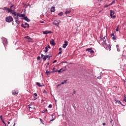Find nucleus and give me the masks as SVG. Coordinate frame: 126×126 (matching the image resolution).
Wrapping results in <instances>:
<instances>
[{
  "label": "nucleus",
  "instance_id": "obj_1",
  "mask_svg": "<svg viewBox=\"0 0 126 126\" xmlns=\"http://www.w3.org/2000/svg\"><path fill=\"white\" fill-rule=\"evenodd\" d=\"M5 21L6 22H11L12 21H13V18L11 16H9L6 18Z\"/></svg>",
  "mask_w": 126,
  "mask_h": 126
},
{
  "label": "nucleus",
  "instance_id": "obj_2",
  "mask_svg": "<svg viewBox=\"0 0 126 126\" xmlns=\"http://www.w3.org/2000/svg\"><path fill=\"white\" fill-rule=\"evenodd\" d=\"M106 38H107V37L106 36H104L103 39L102 38V37H100L101 40L103 41L102 45H103V46H107V43H106Z\"/></svg>",
  "mask_w": 126,
  "mask_h": 126
},
{
  "label": "nucleus",
  "instance_id": "obj_3",
  "mask_svg": "<svg viewBox=\"0 0 126 126\" xmlns=\"http://www.w3.org/2000/svg\"><path fill=\"white\" fill-rule=\"evenodd\" d=\"M18 16L19 19H23L24 17L25 16V14L18 13Z\"/></svg>",
  "mask_w": 126,
  "mask_h": 126
},
{
  "label": "nucleus",
  "instance_id": "obj_4",
  "mask_svg": "<svg viewBox=\"0 0 126 126\" xmlns=\"http://www.w3.org/2000/svg\"><path fill=\"white\" fill-rule=\"evenodd\" d=\"M13 6H14V5H12L10 6V8H7L6 7H5L4 8L7 9L8 12H11V11H13V10H12V7H13Z\"/></svg>",
  "mask_w": 126,
  "mask_h": 126
},
{
  "label": "nucleus",
  "instance_id": "obj_5",
  "mask_svg": "<svg viewBox=\"0 0 126 126\" xmlns=\"http://www.w3.org/2000/svg\"><path fill=\"white\" fill-rule=\"evenodd\" d=\"M25 39H26V41L28 42H32V39L28 36L25 37Z\"/></svg>",
  "mask_w": 126,
  "mask_h": 126
},
{
  "label": "nucleus",
  "instance_id": "obj_6",
  "mask_svg": "<svg viewBox=\"0 0 126 126\" xmlns=\"http://www.w3.org/2000/svg\"><path fill=\"white\" fill-rule=\"evenodd\" d=\"M64 44H63V49H65V48H66V46H67V45H68V44H67L68 42H67V41L65 40L64 41Z\"/></svg>",
  "mask_w": 126,
  "mask_h": 126
},
{
  "label": "nucleus",
  "instance_id": "obj_7",
  "mask_svg": "<svg viewBox=\"0 0 126 126\" xmlns=\"http://www.w3.org/2000/svg\"><path fill=\"white\" fill-rule=\"evenodd\" d=\"M110 16L111 18H113V15L115 14V11L111 10L110 11Z\"/></svg>",
  "mask_w": 126,
  "mask_h": 126
},
{
  "label": "nucleus",
  "instance_id": "obj_8",
  "mask_svg": "<svg viewBox=\"0 0 126 126\" xmlns=\"http://www.w3.org/2000/svg\"><path fill=\"white\" fill-rule=\"evenodd\" d=\"M53 24H54V25H56V26H59V25H60V22H59V21L55 20Z\"/></svg>",
  "mask_w": 126,
  "mask_h": 126
},
{
  "label": "nucleus",
  "instance_id": "obj_9",
  "mask_svg": "<svg viewBox=\"0 0 126 126\" xmlns=\"http://www.w3.org/2000/svg\"><path fill=\"white\" fill-rule=\"evenodd\" d=\"M23 19H24V20L26 21H27V22H30V20L28 19V17H24Z\"/></svg>",
  "mask_w": 126,
  "mask_h": 126
},
{
  "label": "nucleus",
  "instance_id": "obj_10",
  "mask_svg": "<svg viewBox=\"0 0 126 126\" xmlns=\"http://www.w3.org/2000/svg\"><path fill=\"white\" fill-rule=\"evenodd\" d=\"M106 49H108L109 51H111V45L110 44H106V45H105Z\"/></svg>",
  "mask_w": 126,
  "mask_h": 126
},
{
  "label": "nucleus",
  "instance_id": "obj_11",
  "mask_svg": "<svg viewBox=\"0 0 126 126\" xmlns=\"http://www.w3.org/2000/svg\"><path fill=\"white\" fill-rule=\"evenodd\" d=\"M48 33H52V32L51 31H43V34H44V35H47L48 34Z\"/></svg>",
  "mask_w": 126,
  "mask_h": 126
},
{
  "label": "nucleus",
  "instance_id": "obj_12",
  "mask_svg": "<svg viewBox=\"0 0 126 126\" xmlns=\"http://www.w3.org/2000/svg\"><path fill=\"white\" fill-rule=\"evenodd\" d=\"M41 58L43 59V61H46L47 60L46 56L43 55V54H41Z\"/></svg>",
  "mask_w": 126,
  "mask_h": 126
},
{
  "label": "nucleus",
  "instance_id": "obj_13",
  "mask_svg": "<svg viewBox=\"0 0 126 126\" xmlns=\"http://www.w3.org/2000/svg\"><path fill=\"white\" fill-rule=\"evenodd\" d=\"M50 44L52 45V46H55V44L54 39H52L50 40Z\"/></svg>",
  "mask_w": 126,
  "mask_h": 126
},
{
  "label": "nucleus",
  "instance_id": "obj_14",
  "mask_svg": "<svg viewBox=\"0 0 126 126\" xmlns=\"http://www.w3.org/2000/svg\"><path fill=\"white\" fill-rule=\"evenodd\" d=\"M13 95H15L16 94H18V91L14 90L12 91Z\"/></svg>",
  "mask_w": 126,
  "mask_h": 126
},
{
  "label": "nucleus",
  "instance_id": "obj_15",
  "mask_svg": "<svg viewBox=\"0 0 126 126\" xmlns=\"http://www.w3.org/2000/svg\"><path fill=\"white\" fill-rule=\"evenodd\" d=\"M70 12H71L70 10L66 9V11L65 12V14H69Z\"/></svg>",
  "mask_w": 126,
  "mask_h": 126
},
{
  "label": "nucleus",
  "instance_id": "obj_16",
  "mask_svg": "<svg viewBox=\"0 0 126 126\" xmlns=\"http://www.w3.org/2000/svg\"><path fill=\"white\" fill-rule=\"evenodd\" d=\"M56 11L55 9V7L53 6L51 7V12H55V11Z\"/></svg>",
  "mask_w": 126,
  "mask_h": 126
},
{
  "label": "nucleus",
  "instance_id": "obj_17",
  "mask_svg": "<svg viewBox=\"0 0 126 126\" xmlns=\"http://www.w3.org/2000/svg\"><path fill=\"white\" fill-rule=\"evenodd\" d=\"M36 85H38V86H39V87H42V86H44V84H42V85H41V84L38 82L36 83Z\"/></svg>",
  "mask_w": 126,
  "mask_h": 126
},
{
  "label": "nucleus",
  "instance_id": "obj_18",
  "mask_svg": "<svg viewBox=\"0 0 126 126\" xmlns=\"http://www.w3.org/2000/svg\"><path fill=\"white\" fill-rule=\"evenodd\" d=\"M14 18L15 20H19V18H18V14H17V15L14 16Z\"/></svg>",
  "mask_w": 126,
  "mask_h": 126
},
{
  "label": "nucleus",
  "instance_id": "obj_19",
  "mask_svg": "<svg viewBox=\"0 0 126 126\" xmlns=\"http://www.w3.org/2000/svg\"><path fill=\"white\" fill-rule=\"evenodd\" d=\"M48 51H49V49L48 48V47H46L45 48V49L44 50V52H45V53H47Z\"/></svg>",
  "mask_w": 126,
  "mask_h": 126
},
{
  "label": "nucleus",
  "instance_id": "obj_20",
  "mask_svg": "<svg viewBox=\"0 0 126 126\" xmlns=\"http://www.w3.org/2000/svg\"><path fill=\"white\" fill-rule=\"evenodd\" d=\"M18 14V13H17L16 12H13V13H12V14L13 15H14L13 17H14V16H16V15H17Z\"/></svg>",
  "mask_w": 126,
  "mask_h": 126
},
{
  "label": "nucleus",
  "instance_id": "obj_21",
  "mask_svg": "<svg viewBox=\"0 0 126 126\" xmlns=\"http://www.w3.org/2000/svg\"><path fill=\"white\" fill-rule=\"evenodd\" d=\"M64 83H66V80H64L63 82L61 83V84L58 85V86H60V85H63Z\"/></svg>",
  "mask_w": 126,
  "mask_h": 126
},
{
  "label": "nucleus",
  "instance_id": "obj_22",
  "mask_svg": "<svg viewBox=\"0 0 126 126\" xmlns=\"http://www.w3.org/2000/svg\"><path fill=\"white\" fill-rule=\"evenodd\" d=\"M3 41L5 42L6 44H7V40L5 38H3Z\"/></svg>",
  "mask_w": 126,
  "mask_h": 126
},
{
  "label": "nucleus",
  "instance_id": "obj_23",
  "mask_svg": "<svg viewBox=\"0 0 126 126\" xmlns=\"http://www.w3.org/2000/svg\"><path fill=\"white\" fill-rule=\"evenodd\" d=\"M115 101L117 102V103H118V104H121L122 105V103H121V101L119 100L115 99Z\"/></svg>",
  "mask_w": 126,
  "mask_h": 126
},
{
  "label": "nucleus",
  "instance_id": "obj_24",
  "mask_svg": "<svg viewBox=\"0 0 126 126\" xmlns=\"http://www.w3.org/2000/svg\"><path fill=\"white\" fill-rule=\"evenodd\" d=\"M63 15V12H61L60 13H58V15H59V16H62Z\"/></svg>",
  "mask_w": 126,
  "mask_h": 126
},
{
  "label": "nucleus",
  "instance_id": "obj_25",
  "mask_svg": "<svg viewBox=\"0 0 126 126\" xmlns=\"http://www.w3.org/2000/svg\"><path fill=\"white\" fill-rule=\"evenodd\" d=\"M45 57H46V59L48 58V60H50V58H52V56H49V55H46Z\"/></svg>",
  "mask_w": 126,
  "mask_h": 126
},
{
  "label": "nucleus",
  "instance_id": "obj_26",
  "mask_svg": "<svg viewBox=\"0 0 126 126\" xmlns=\"http://www.w3.org/2000/svg\"><path fill=\"white\" fill-rule=\"evenodd\" d=\"M116 48L117 49L118 52H120V48H119V45H116Z\"/></svg>",
  "mask_w": 126,
  "mask_h": 126
},
{
  "label": "nucleus",
  "instance_id": "obj_27",
  "mask_svg": "<svg viewBox=\"0 0 126 126\" xmlns=\"http://www.w3.org/2000/svg\"><path fill=\"white\" fill-rule=\"evenodd\" d=\"M91 50H92V49H91V48H88L87 49H86V51L87 52H90V51H91Z\"/></svg>",
  "mask_w": 126,
  "mask_h": 126
},
{
  "label": "nucleus",
  "instance_id": "obj_28",
  "mask_svg": "<svg viewBox=\"0 0 126 126\" xmlns=\"http://www.w3.org/2000/svg\"><path fill=\"white\" fill-rule=\"evenodd\" d=\"M46 74L47 75H49V74H51V72H50L49 71H46Z\"/></svg>",
  "mask_w": 126,
  "mask_h": 126
},
{
  "label": "nucleus",
  "instance_id": "obj_29",
  "mask_svg": "<svg viewBox=\"0 0 126 126\" xmlns=\"http://www.w3.org/2000/svg\"><path fill=\"white\" fill-rule=\"evenodd\" d=\"M46 112H48V109H45V110H43L42 111V113H46Z\"/></svg>",
  "mask_w": 126,
  "mask_h": 126
},
{
  "label": "nucleus",
  "instance_id": "obj_30",
  "mask_svg": "<svg viewBox=\"0 0 126 126\" xmlns=\"http://www.w3.org/2000/svg\"><path fill=\"white\" fill-rule=\"evenodd\" d=\"M19 20H15V22L17 24H19V21H18Z\"/></svg>",
  "mask_w": 126,
  "mask_h": 126
},
{
  "label": "nucleus",
  "instance_id": "obj_31",
  "mask_svg": "<svg viewBox=\"0 0 126 126\" xmlns=\"http://www.w3.org/2000/svg\"><path fill=\"white\" fill-rule=\"evenodd\" d=\"M115 3V1H113L110 4H109V5H112V4H114Z\"/></svg>",
  "mask_w": 126,
  "mask_h": 126
},
{
  "label": "nucleus",
  "instance_id": "obj_32",
  "mask_svg": "<svg viewBox=\"0 0 126 126\" xmlns=\"http://www.w3.org/2000/svg\"><path fill=\"white\" fill-rule=\"evenodd\" d=\"M52 104H49L48 106V108H49V109H51V108H52Z\"/></svg>",
  "mask_w": 126,
  "mask_h": 126
},
{
  "label": "nucleus",
  "instance_id": "obj_33",
  "mask_svg": "<svg viewBox=\"0 0 126 126\" xmlns=\"http://www.w3.org/2000/svg\"><path fill=\"white\" fill-rule=\"evenodd\" d=\"M37 60H41V57H40V56H38L37 58Z\"/></svg>",
  "mask_w": 126,
  "mask_h": 126
},
{
  "label": "nucleus",
  "instance_id": "obj_34",
  "mask_svg": "<svg viewBox=\"0 0 126 126\" xmlns=\"http://www.w3.org/2000/svg\"><path fill=\"white\" fill-rule=\"evenodd\" d=\"M116 31H119V25H118L117 28L116 29Z\"/></svg>",
  "mask_w": 126,
  "mask_h": 126
},
{
  "label": "nucleus",
  "instance_id": "obj_35",
  "mask_svg": "<svg viewBox=\"0 0 126 126\" xmlns=\"http://www.w3.org/2000/svg\"><path fill=\"white\" fill-rule=\"evenodd\" d=\"M112 39H113V40H116V36H114L112 37Z\"/></svg>",
  "mask_w": 126,
  "mask_h": 126
},
{
  "label": "nucleus",
  "instance_id": "obj_36",
  "mask_svg": "<svg viewBox=\"0 0 126 126\" xmlns=\"http://www.w3.org/2000/svg\"><path fill=\"white\" fill-rule=\"evenodd\" d=\"M21 26L22 27H23V28H26V26H24V25H22Z\"/></svg>",
  "mask_w": 126,
  "mask_h": 126
},
{
  "label": "nucleus",
  "instance_id": "obj_37",
  "mask_svg": "<svg viewBox=\"0 0 126 126\" xmlns=\"http://www.w3.org/2000/svg\"><path fill=\"white\" fill-rule=\"evenodd\" d=\"M90 53H91V54H93V53H94V51H93V50H91V51H90Z\"/></svg>",
  "mask_w": 126,
  "mask_h": 126
},
{
  "label": "nucleus",
  "instance_id": "obj_38",
  "mask_svg": "<svg viewBox=\"0 0 126 126\" xmlns=\"http://www.w3.org/2000/svg\"><path fill=\"white\" fill-rule=\"evenodd\" d=\"M0 119L1 121H2V115H1L0 116Z\"/></svg>",
  "mask_w": 126,
  "mask_h": 126
},
{
  "label": "nucleus",
  "instance_id": "obj_39",
  "mask_svg": "<svg viewBox=\"0 0 126 126\" xmlns=\"http://www.w3.org/2000/svg\"><path fill=\"white\" fill-rule=\"evenodd\" d=\"M1 9H3L4 10H7V9H6V8H0Z\"/></svg>",
  "mask_w": 126,
  "mask_h": 126
},
{
  "label": "nucleus",
  "instance_id": "obj_40",
  "mask_svg": "<svg viewBox=\"0 0 126 126\" xmlns=\"http://www.w3.org/2000/svg\"><path fill=\"white\" fill-rule=\"evenodd\" d=\"M34 95L35 97H37V96H38V94H36V93H34Z\"/></svg>",
  "mask_w": 126,
  "mask_h": 126
},
{
  "label": "nucleus",
  "instance_id": "obj_41",
  "mask_svg": "<svg viewBox=\"0 0 126 126\" xmlns=\"http://www.w3.org/2000/svg\"><path fill=\"white\" fill-rule=\"evenodd\" d=\"M46 47H47V48L48 49H51V47L50 46V45H48L47 46H46Z\"/></svg>",
  "mask_w": 126,
  "mask_h": 126
},
{
  "label": "nucleus",
  "instance_id": "obj_42",
  "mask_svg": "<svg viewBox=\"0 0 126 126\" xmlns=\"http://www.w3.org/2000/svg\"><path fill=\"white\" fill-rule=\"evenodd\" d=\"M62 53H63V51H60L58 53V55H61V54H62Z\"/></svg>",
  "mask_w": 126,
  "mask_h": 126
},
{
  "label": "nucleus",
  "instance_id": "obj_43",
  "mask_svg": "<svg viewBox=\"0 0 126 126\" xmlns=\"http://www.w3.org/2000/svg\"><path fill=\"white\" fill-rule=\"evenodd\" d=\"M62 50H63V48H62V47H60V48H59V51H62Z\"/></svg>",
  "mask_w": 126,
  "mask_h": 126
},
{
  "label": "nucleus",
  "instance_id": "obj_44",
  "mask_svg": "<svg viewBox=\"0 0 126 126\" xmlns=\"http://www.w3.org/2000/svg\"><path fill=\"white\" fill-rule=\"evenodd\" d=\"M1 121L3 123V124H4V125H5V122H4V121H3V120H2Z\"/></svg>",
  "mask_w": 126,
  "mask_h": 126
},
{
  "label": "nucleus",
  "instance_id": "obj_45",
  "mask_svg": "<svg viewBox=\"0 0 126 126\" xmlns=\"http://www.w3.org/2000/svg\"><path fill=\"white\" fill-rule=\"evenodd\" d=\"M62 70V69H60L59 70H58V72L59 73H61V71Z\"/></svg>",
  "mask_w": 126,
  "mask_h": 126
},
{
  "label": "nucleus",
  "instance_id": "obj_46",
  "mask_svg": "<svg viewBox=\"0 0 126 126\" xmlns=\"http://www.w3.org/2000/svg\"><path fill=\"white\" fill-rule=\"evenodd\" d=\"M112 18H116V15H112Z\"/></svg>",
  "mask_w": 126,
  "mask_h": 126
},
{
  "label": "nucleus",
  "instance_id": "obj_47",
  "mask_svg": "<svg viewBox=\"0 0 126 126\" xmlns=\"http://www.w3.org/2000/svg\"><path fill=\"white\" fill-rule=\"evenodd\" d=\"M43 93H46V94H47V92L46 91V90H44L43 91Z\"/></svg>",
  "mask_w": 126,
  "mask_h": 126
},
{
  "label": "nucleus",
  "instance_id": "obj_48",
  "mask_svg": "<svg viewBox=\"0 0 126 126\" xmlns=\"http://www.w3.org/2000/svg\"><path fill=\"white\" fill-rule=\"evenodd\" d=\"M57 63V60H55V61L53 62V63Z\"/></svg>",
  "mask_w": 126,
  "mask_h": 126
},
{
  "label": "nucleus",
  "instance_id": "obj_49",
  "mask_svg": "<svg viewBox=\"0 0 126 126\" xmlns=\"http://www.w3.org/2000/svg\"><path fill=\"white\" fill-rule=\"evenodd\" d=\"M108 6H110V5H105V7H108Z\"/></svg>",
  "mask_w": 126,
  "mask_h": 126
},
{
  "label": "nucleus",
  "instance_id": "obj_50",
  "mask_svg": "<svg viewBox=\"0 0 126 126\" xmlns=\"http://www.w3.org/2000/svg\"><path fill=\"white\" fill-rule=\"evenodd\" d=\"M111 36H112V37H114V36H115V34H114V33H112V34H111Z\"/></svg>",
  "mask_w": 126,
  "mask_h": 126
},
{
  "label": "nucleus",
  "instance_id": "obj_51",
  "mask_svg": "<svg viewBox=\"0 0 126 126\" xmlns=\"http://www.w3.org/2000/svg\"><path fill=\"white\" fill-rule=\"evenodd\" d=\"M53 121H55V119H53L52 120H51L50 121V122H53Z\"/></svg>",
  "mask_w": 126,
  "mask_h": 126
},
{
  "label": "nucleus",
  "instance_id": "obj_52",
  "mask_svg": "<svg viewBox=\"0 0 126 126\" xmlns=\"http://www.w3.org/2000/svg\"><path fill=\"white\" fill-rule=\"evenodd\" d=\"M103 126H106V123H104L102 124Z\"/></svg>",
  "mask_w": 126,
  "mask_h": 126
},
{
  "label": "nucleus",
  "instance_id": "obj_53",
  "mask_svg": "<svg viewBox=\"0 0 126 126\" xmlns=\"http://www.w3.org/2000/svg\"><path fill=\"white\" fill-rule=\"evenodd\" d=\"M123 101H124V102H126V98H125Z\"/></svg>",
  "mask_w": 126,
  "mask_h": 126
},
{
  "label": "nucleus",
  "instance_id": "obj_54",
  "mask_svg": "<svg viewBox=\"0 0 126 126\" xmlns=\"http://www.w3.org/2000/svg\"><path fill=\"white\" fill-rule=\"evenodd\" d=\"M40 23H44V21H40Z\"/></svg>",
  "mask_w": 126,
  "mask_h": 126
},
{
  "label": "nucleus",
  "instance_id": "obj_55",
  "mask_svg": "<svg viewBox=\"0 0 126 126\" xmlns=\"http://www.w3.org/2000/svg\"><path fill=\"white\" fill-rule=\"evenodd\" d=\"M58 22H59V23H62V21H61V20H59V21H58Z\"/></svg>",
  "mask_w": 126,
  "mask_h": 126
},
{
  "label": "nucleus",
  "instance_id": "obj_56",
  "mask_svg": "<svg viewBox=\"0 0 126 126\" xmlns=\"http://www.w3.org/2000/svg\"><path fill=\"white\" fill-rule=\"evenodd\" d=\"M13 12H14L13 11H13H11V14H12V13H13Z\"/></svg>",
  "mask_w": 126,
  "mask_h": 126
},
{
  "label": "nucleus",
  "instance_id": "obj_57",
  "mask_svg": "<svg viewBox=\"0 0 126 126\" xmlns=\"http://www.w3.org/2000/svg\"><path fill=\"white\" fill-rule=\"evenodd\" d=\"M27 25L28 26V28H29V24H28Z\"/></svg>",
  "mask_w": 126,
  "mask_h": 126
},
{
  "label": "nucleus",
  "instance_id": "obj_58",
  "mask_svg": "<svg viewBox=\"0 0 126 126\" xmlns=\"http://www.w3.org/2000/svg\"><path fill=\"white\" fill-rule=\"evenodd\" d=\"M112 122H113V120H111V121H110V123H111V124H112Z\"/></svg>",
  "mask_w": 126,
  "mask_h": 126
},
{
  "label": "nucleus",
  "instance_id": "obj_59",
  "mask_svg": "<svg viewBox=\"0 0 126 126\" xmlns=\"http://www.w3.org/2000/svg\"><path fill=\"white\" fill-rule=\"evenodd\" d=\"M7 124H8V125H9V124H10V122H7Z\"/></svg>",
  "mask_w": 126,
  "mask_h": 126
},
{
  "label": "nucleus",
  "instance_id": "obj_60",
  "mask_svg": "<svg viewBox=\"0 0 126 126\" xmlns=\"http://www.w3.org/2000/svg\"><path fill=\"white\" fill-rule=\"evenodd\" d=\"M55 101L56 102V103H57V100H56V99L54 98Z\"/></svg>",
  "mask_w": 126,
  "mask_h": 126
},
{
  "label": "nucleus",
  "instance_id": "obj_61",
  "mask_svg": "<svg viewBox=\"0 0 126 126\" xmlns=\"http://www.w3.org/2000/svg\"><path fill=\"white\" fill-rule=\"evenodd\" d=\"M37 98H35L34 99H33L34 101H35V100H36Z\"/></svg>",
  "mask_w": 126,
  "mask_h": 126
},
{
  "label": "nucleus",
  "instance_id": "obj_62",
  "mask_svg": "<svg viewBox=\"0 0 126 126\" xmlns=\"http://www.w3.org/2000/svg\"><path fill=\"white\" fill-rule=\"evenodd\" d=\"M40 122H42V121H43L41 119H40Z\"/></svg>",
  "mask_w": 126,
  "mask_h": 126
},
{
  "label": "nucleus",
  "instance_id": "obj_63",
  "mask_svg": "<svg viewBox=\"0 0 126 126\" xmlns=\"http://www.w3.org/2000/svg\"><path fill=\"white\" fill-rule=\"evenodd\" d=\"M28 24L27 23H25V25H27Z\"/></svg>",
  "mask_w": 126,
  "mask_h": 126
},
{
  "label": "nucleus",
  "instance_id": "obj_64",
  "mask_svg": "<svg viewBox=\"0 0 126 126\" xmlns=\"http://www.w3.org/2000/svg\"><path fill=\"white\" fill-rule=\"evenodd\" d=\"M15 126V123L14 124L13 126Z\"/></svg>",
  "mask_w": 126,
  "mask_h": 126
}]
</instances>
